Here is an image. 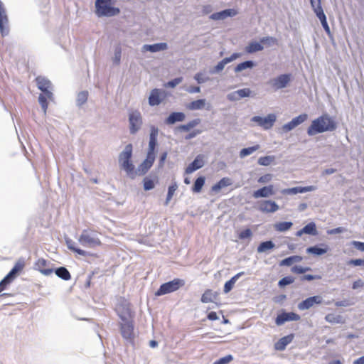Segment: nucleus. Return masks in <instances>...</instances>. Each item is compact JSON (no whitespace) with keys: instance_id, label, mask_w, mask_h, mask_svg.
Segmentation results:
<instances>
[{"instance_id":"3c124183","label":"nucleus","mask_w":364,"mask_h":364,"mask_svg":"<svg viewBox=\"0 0 364 364\" xmlns=\"http://www.w3.org/2000/svg\"><path fill=\"white\" fill-rule=\"evenodd\" d=\"M154 182L148 177L144 178V188L145 191H149L154 188Z\"/></svg>"},{"instance_id":"f3484780","label":"nucleus","mask_w":364,"mask_h":364,"mask_svg":"<svg viewBox=\"0 0 364 364\" xmlns=\"http://www.w3.org/2000/svg\"><path fill=\"white\" fill-rule=\"evenodd\" d=\"M258 209L263 213H274L279 210V206L274 201L262 200L259 203Z\"/></svg>"},{"instance_id":"20e7f679","label":"nucleus","mask_w":364,"mask_h":364,"mask_svg":"<svg viewBox=\"0 0 364 364\" xmlns=\"http://www.w3.org/2000/svg\"><path fill=\"white\" fill-rule=\"evenodd\" d=\"M184 284L185 282L183 279L178 278L174 279L172 281L162 284L159 289L156 291L155 295L161 296L176 291L181 287H183Z\"/></svg>"},{"instance_id":"a19ab883","label":"nucleus","mask_w":364,"mask_h":364,"mask_svg":"<svg viewBox=\"0 0 364 364\" xmlns=\"http://www.w3.org/2000/svg\"><path fill=\"white\" fill-rule=\"evenodd\" d=\"M260 146L259 144L247 148H244L240 151V156L241 158L245 157L248 155L252 154L254 151L258 150Z\"/></svg>"},{"instance_id":"4be33fe9","label":"nucleus","mask_w":364,"mask_h":364,"mask_svg":"<svg viewBox=\"0 0 364 364\" xmlns=\"http://www.w3.org/2000/svg\"><path fill=\"white\" fill-rule=\"evenodd\" d=\"M316 186H309L305 187H294L291 188L284 189L282 193L283 194H297V193H303L306 192L313 191L316 190Z\"/></svg>"},{"instance_id":"5701e85b","label":"nucleus","mask_w":364,"mask_h":364,"mask_svg":"<svg viewBox=\"0 0 364 364\" xmlns=\"http://www.w3.org/2000/svg\"><path fill=\"white\" fill-rule=\"evenodd\" d=\"M0 31L2 34L8 33V18L4 9L3 4L0 1Z\"/></svg>"},{"instance_id":"ddd939ff","label":"nucleus","mask_w":364,"mask_h":364,"mask_svg":"<svg viewBox=\"0 0 364 364\" xmlns=\"http://www.w3.org/2000/svg\"><path fill=\"white\" fill-rule=\"evenodd\" d=\"M300 320V316L296 313L294 312H289V313H282L279 314L276 319L275 323L277 326L282 325L286 321H299Z\"/></svg>"},{"instance_id":"4468645a","label":"nucleus","mask_w":364,"mask_h":364,"mask_svg":"<svg viewBox=\"0 0 364 364\" xmlns=\"http://www.w3.org/2000/svg\"><path fill=\"white\" fill-rule=\"evenodd\" d=\"M322 298L320 296H314L306 299L298 304L300 310H306L312 307L314 304H321Z\"/></svg>"},{"instance_id":"39448f33","label":"nucleus","mask_w":364,"mask_h":364,"mask_svg":"<svg viewBox=\"0 0 364 364\" xmlns=\"http://www.w3.org/2000/svg\"><path fill=\"white\" fill-rule=\"evenodd\" d=\"M93 232L92 230L90 232L87 230H84L78 239L79 242L83 246L90 247L101 246V240Z\"/></svg>"},{"instance_id":"2f4dec72","label":"nucleus","mask_w":364,"mask_h":364,"mask_svg":"<svg viewBox=\"0 0 364 364\" xmlns=\"http://www.w3.org/2000/svg\"><path fill=\"white\" fill-rule=\"evenodd\" d=\"M320 245L323 247L322 248L318 246L309 247L306 249V252L315 255H321L326 253L328 251L329 248L328 245L325 244H321Z\"/></svg>"},{"instance_id":"09e8293b","label":"nucleus","mask_w":364,"mask_h":364,"mask_svg":"<svg viewBox=\"0 0 364 364\" xmlns=\"http://www.w3.org/2000/svg\"><path fill=\"white\" fill-rule=\"evenodd\" d=\"M260 42H261L262 45L265 44L267 46H272V45L277 44V38H275L274 37H270V36L264 37V38H261Z\"/></svg>"},{"instance_id":"6e6552de","label":"nucleus","mask_w":364,"mask_h":364,"mask_svg":"<svg viewBox=\"0 0 364 364\" xmlns=\"http://www.w3.org/2000/svg\"><path fill=\"white\" fill-rule=\"evenodd\" d=\"M251 121L257 123L264 129H269L273 127L276 122V115L274 114H269L265 117L255 116L251 119Z\"/></svg>"},{"instance_id":"58836bf2","label":"nucleus","mask_w":364,"mask_h":364,"mask_svg":"<svg viewBox=\"0 0 364 364\" xmlns=\"http://www.w3.org/2000/svg\"><path fill=\"white\" fill-rule=\"evenodd\" d=\"M200 123V119H193V120L190 121L186 124L181 125L179 127V129L181 131H183V132H188L192 128L195 127L196 126H197Z\"/></svg>"},{"instance_id":"7ed1b4c3","label":"nucleus","mask_w":364,"mask_h":364,"mask_svg":"<svg viewBox=\"0 0 364 364\" xmlns=\"http://www.w3.org/2000/svg\"><path fill=\"white\" fill-rule=\"evenodd\" d=\"M132 145L129 144L125 146L124 150L119 154V162L121 168L126 171L127 175L133 178L135 175V168L132 161Z\"/></svg>"},{"instance_id":"c9c22d12","label":"nucleus","mask_w":364,"mask_h":364,"mask_svg":"<svg viewBox=\"0 0 364 364\" xmlns=\"http://www.w3.org/2000/svg\"><path fill=\"white\" fill-rule=\"evenodd\" d=\"M55 274L58 277H60L65 281H68V280L70 279V278H71V275H70L69 271L65 267H63L58 268L55 270Z\"/></svg>"},{"instance_id":"72a5a7b5","label":"nucleus","mask_w":364,"mask_h":364,"mask_svg":"<svg viewBox=\"0 0 364 364\" xmlns=\"http://www.w3.org/2000/svg\"><path fill=\"white\" fill-rule=\"evenodd\" d=\"M264 48L261 42L252 41L249 43L247 46L245 47V51L247 53H253L257 51L262 50Z\"/></svg>"},{"instance_id":"4c0bfd02","label":"nucleus","mask_w":364,"mask_h":364,"mask_svg":"<svg viewBox=\"0 0 364 364\" xmlns=\"http://www.w3.org/2000/svg\"><path fill=\"white\" fill-rule=\"evenodd\" d=\"M293 225L291 222H279L274 224L275 230L278 232H285L289 230Z\"/></svg>"},{"instance_id":"9d476101","label":"nucleus","mask_w":364,"mask_h":364,"mask_svg":"<svg viewBox=\"0 0 364 364\" xmlns=\"http://www.w3.org/2000/svg\"><path fill=\"white\" fill-rule=\"evenodd\" d=\"M35 80L36 82L38 88L43 93H45L49 100H52L53 93L50 90V88L51 87V82L50 80L42 76L36 77Z\"/></svg>"},{"instance_id":"a878e982","label":"nucleus","mask_w":364,"mask_h":364,"mask_svg":"<svg viewBox=\"0 0 364 364\" xmlns=\"http://www.w3.org/2000/svg\"><path fill=\"white\" fill-rule=\"evenodd\" d=\"M154 160L155 156L147 154L146 159L140 164L139 167V171L141 172V174H144L148 171V170L152 166Z\"/></svg>"},{"instance_id":"412c9836","label":"nucleus","mask_w":364,"mask_h":364,"mask_svg":"<svg viewBox=\"0 0 364 364\" xmlns=\"http://www.w3.org/2000/svg\"><path fill=\"white\" fill-rule=\"evenodd\" d=\"M294 338V335L293 333L281 338L277 342L274 343V349L279 351L284 350L287 346L292 342Z\"/></svg>"},{"instance_id":"423d86ee","label":"nucleus","mask_w":364,"mask_h":364,"mask_svg":"<svg viewBox=\"0 0 364 364\" xmlns=\"http://www.w3.org/2000/svg\"><path fill=\"white\" fill-rule=\"evenodd\" d=\"M130 306V304L127 301H122L117 304L116 311L122 321L133 319L134 314Z\"/></svg>"},{"instance_id":"79ce46f5","label":"nucleus","mask_w":364,"mask_h":364,"mask_svg":"<svg viewBox=\"0 0 364 364\" xmlns=\"http://www.w3.org/2000/svg\"><path fill=\"white\" fill-rule=\"evenodd\" d=\"M67 245H68V247L69 250L73 251L74 252L77 253L80 255H82V256L87 255V252L86 251L81 250L78 247H76L75 246V242H73L72 240L67 241Z\"/></svg>"},{"instance_id":"0eeeda50","label":"nucleus","mask_w":364,"mask_h":364,"mask_svg":"<svg viewBox=\"0 0 364 364\" xmlns=\"http://www.w3.org/2000/svg\"><path fill=\"white\" fill-rule=\"evenodd\" d=\"M129 122L131 134H136L142 124L141 113L137 110L131 112L129 114Z\"/></svg>"},{"instance_id":"de8ad7c7","label":"nucleus","mask_w":364,"mask_h":364,"mask_svg":"<svg viewBox=\"0 0 364 364\" xmlns=\"http://www.w3.org/2000/svg\"><path fill=\"white\" fill-rule=\"evenodd\" d=\"M310 270H311V268L309 267H302V266H298V265L294 266L291 269V271L292 273L297 274H304Z\"/></svg>"},{"instance_id":"a211bd4d","label":"nucleus","mask_w":364,"mask_h":364,"mask_svg":"<svg viewBox=\"0 0 364 364\" xmlns=\"http://www.w3.org/2000/svg\"><path fill=\"white\" fill-rule=\"evenodd\" d=\"M36 269L44 275H50L53 273V269L50 268L46 259L39 258L35 263Z\"/></svg>"},{"instance_id":"37998d69","label":"nucleus","mask_w":364,"mask_h":364,"mask_svg":"<svg viewBox=\"0 0 364 364\" xmlns=\"http://www.w3.org/2000/svg\"><path fill=\"white\" fill-rule=\"evenodd\" d=\"M255 65L254 63L250 60L245 61L241 63H239L235 68V71L236 73L240 72L247 68H252Z\"/></svg>"},{"instance_id":"c85d7f7f","label":"nucleus","mask_w":364,"mask_h":364,"mask_svg":"<svg viewBox=\"0 0 364 364\" xmlns=\"http://www.w3.org/2000/svg\"><path fill=\"white\" fill-rule=\"evenodd\" d=\"M168 48L166 43H156L153 45H144L142 48L144 52L150 51L152 53L164 50Z\"/></svg>"},{"instance_id":"bb28decb","label":"nucleus","mask_w":364,"mask_h":364,"mask_svg":"<svg viewBox=\"0 0 364 364\" xmlns=\"http://www.w3.org/2000/svg\"><path fill=\"white\" fill-rule=\"evenodd\" d=\"M232 179L228 177L222 178L218 183L211 187V191L215 193H218L223 188L232 185Z\"/></svg>"},{"instance_id":"774afa93","label":"nucleus","mask_w":364,"mask_h":364,"mask_svg":"<svg viewBox=\"0 0 364 364\" xmlns=\"http://www.w3.org/2000/svg\"><path fill=\"white\" fill-rule=\"evenodd\" d=\"M121 59V48H118L115 50V56H114V63L116 64H119Z\"/></svg>"},{"instance_id":"6e6d98bb","label":"nucleus","mask_w":364,"mask_h":364,"mask_svg":"<svg viewBox=\"0 0 364 364\" xmlns=\"http://www.w3.org/2000/svg\"><path fill=\"white\" fill-rule=\"evenodd\" d=\"M221 14H223V19L226 18L228 16H235L237 11L235 9H225L221 11Z\"/></svg>"},{"instance_id":"1a4fd4ad","label":"nucleus","mask_w":364,"mask_h":364,"mask_svg":"<svg viewBox=\"0 0 364 364\" xmlns=\"http://www.w3.org/2000/svg\"><path fill=\"white\" fill-rule=\"evenodd\" d=\"M134 320L123 321L120 323V331L122 337L132 341L134 338Z\"/></svg>"},{"instance_id":"052dcab7","label":"nucleus","mask_w":364,"mask_h":364,"mask_svg":"<svg viewBox=\"0 0 364 364\" xmlns=\"http://www.w3.org/2000/svg\"><path fill=\"white\" fill-rule=\"evenodd\" d=\"M321 277L320 275H311V274H305L301 277V281H311L314 279H320Z\"/></svg>"},{"instance_id":"c756f323","label":"nucleus","mask_w":364,"mask_h":364,"mask_svg":"<svg viewBox=\"0 0 364 364\" xmlns=\"http://www.w3.org/2000/svg\"><path fill=\"white\" fill-rule=\"evenodd\" d=\"M186 118V115L183 112H172L166 119L167 124H173L177 122H183Z\"/></svg>"},{"instance_id":"e433bc0d","label":"nucleus","mask_w":364,"mask_h":364,"mask_svg":"<svg viewBox=\"0 0 364 364\" xmlns=\"http://www.w3.org/2000/svg\"><path fill=\"white\" fill-rule=\"evenodd\" d=\"M205 184V178L203 176H200L196 178L194 182V184L192 187V191L193 193H200L203 188V186Z\"/></svg>"},{"instance_id":"a18cd8bd","label":"nucleus","mask_w":364,"mask_h":364,"mask_svg":"<svg viewBox=\"0 0 364 364\" xmlns=\"http://www.w3.org/2000/svg\"><path fill=\"white\" fill-rule=\"evenodd\" d=\"M48 99H49V98L45 95V93L43 92L42 94L39 95L38 101H39V103H40L42 109L44 111V113H46V111L48 109V103L47 101Z\"/></svg>"},{"instance_id":"7c9ffc66","label":"nucleus","mask_w":364,"mask_h":364,"mask_svg":"<svg viewBox=\"0 0 364 364\" xmlns=\"http://www.w3.org/2000/svg\"><path fill=\"white\" fill-rule=\"evenodd\" d=\"M218 294L211 289H206L201 296L200 301L203 303L213 302L218 297Z\"/></svg>"},{"instance_id":"c03bdc74","label":"nucleus","mask_w":364,"mask_h":364,"mask_svg":"<svg viewBox=\"0 0 364 364\" xmlns=\"http://www.w3.org/2000/svg\"><path fill=\"white\" fill-rule=\"evenodd\" d=\"M275 160L274 156H262L258 159V164L261 166H269Z\"/></svg>"},{"instance_id":"4d7b16f0","label":"nucleus","mask_w":364,"mask_h":364,"mask_svg":"<svg viewBox=\"0 0 364 364\" xmlns=\"http://www.w3.org/2000/svg\"><path fill=\"white\" fill-rule=\"evenodd\" d=\"M221 14H223V19L226 18L228 16H235L237 11L235 9H225L221 11Z\"/></svg>"},{"instance_id":"2eb2a0df","label":"nucleus","mask_w":364,"mask_h":364,"mask_svg":"<svg viewBox=\"0 0 364 364\" xmlns=\"http://www.w3.org/2000/svg\"><path fill=\"white\" fill-rule=\"evenodd\" d=\"M307 114H302L299 115L298 117L294 118L291 121L288 122L287 124H285L282 127L283 131L287 132L299 125L300 124L303 123L304 121L307 119Z\"/></svg>"},{"instance_id":"603ef678","label":"nucleus","mask_w":364,"mask_h":364,"mask_svg":"<svg viewBox=\"0 0 364 364\" xmlns=\"http://www.w3.org/2000/svg\"><path fill=\"white\" fill-rule=\"evenodd\" d=\"M294 279L292 277L288 276L282 278L279 282V287H284L286 285L291 284L294 282Z\"/></svg>"},{"instance_id":"864d4df0","label":"nucleus","mask_w":364,"mask_h":364,"mask_svg":"<svg viewBox=\"0 0 364 364\" xmlns=\"http://www.w3.org/2000/svg\"><path fill=\"white\" fill-rule=\"evenodd\" d=\"M240 100L243 97H250L251 95V90L249 88H243L237 90Z\"/></svg>"},{"instance_id":"f8f14e48","label":"nucleus","mask_w":364,"mask_h":364,"mask_svg":"<svg viewBox=\"0 0 364 364\" xmlns=\"http://www.w3.org/2000/svg\"><path fill=\"white\" fill-rule=\"evenodd\" d=\"M166 96L164 91L155 88L151 92L149 103L151 106L159 105L165 99Z\"/></svg>"},{"instance_id":"cd10ccee","label":"nucleus","mask_w":364,"mask_h":364,"mask_svg":"<svg viewBox=\"0 0 364 364\" xmlns=\"http://www.w3.org/2000/svg\"><path fill=\"white\" fill-rule=\"evenodd\" d=\"M240 56V53H235L232 54L230 57L223 58L221 61H220L217 65L215 67V72H220L224 69V67L226 64L233 61Z\"/></svg>"},{"instance_id":"b1692460","label":"nucleus","mask_w":364,"mask_h":364,"mask_svg":"<svg viewBox=\"0 0 364 364\" xmlns=\"http://www.w3.org/2000/svg\"><path fill=\"white\" fill-rule=\"evenodd\" d=\"M314 13L316 14V16L319 18L321 21V25L323 28H324L325 31L329 34L330 33V28L328 24L326 16L323 12L322 6H319L318 8L313 9Z\"/></svg>"},{"instance_id":"680f3d73","label":"nucleus","mask_w":364,"mask_h":364,"mask_svg":"<svg viewBox=\"0 0 364 364\" xmlns=\"http://www.w3.org/2000/svg\"><path fill=\"white\" fill-rule=\"evenodd\" d=\"M348 265L360 266L364 265V259H350L348 262Z\"/></svg>"},{"instance_id":"aec40b11","label":"nucleus","mask_w":364,"mask_h":364,"mask_svg":"<svg viewBox=\"0 0 364 364\" xmlns=\"http://www.w3.org/2000/svg\"><path fill=\"white\" fill-rule=\"evenodd\" d=\"M204 165L203 156L198 155L196 157L194 161L191 163L185 170L186 174H190L193 171L200 168Z\"/></svg>"},{"instance_id":"bf43d9fd","label":"nucleus","mask_w":364,"mask_h":364,"mask_svg":"<svg viewBox=\"0 0 364 364\" xmlns=\"http://www.w3.org/2000/svg\"><path fill=\"white\" fill-rule=\"evenodd\" d=\"M272 174L267 173V174H264V175L262 176L261 177H259L258 178L257 181L259 183H265L269 182L272 180Z\"/></svg>"},{"instance_id":"f257e3e1","label":"nucleus","mask_w":364,"mask_h":364,"mask_svg":"<svg viewBox=\"0 0 364 364\" xmlns=\"http://www.w3.org/2000/svg\"><path fill=\"white\" fill-rule=\"evenodd\" d=\"M337 128L335 120L327 114H323L312 121L308 127L307 134L314 136L325 132H333Z\"/></svg>"},{"instance_id":"393cba45","label":"nucleus","mask_w":364,"mask_h":364,"mask_svg":"<svg viewBox=\"0 0 364 364\" xmlns=\"http://www.w3.org/2000/svg\"><path fill=\"white\" fill-rule=\"evenodd\" d=\"M303 234H308L311 235H316L318 234L316 224L313 222L309 223L303 228L298 230L296 233L297 237H301Z\"/></svg>"},{"instance_id":"9b49d317","label":"nucleus","mask_w":364,"mask_h":364,"mask_svg":"<svg viewBox=\"0 0 364 364\" xmlns=\"http://www.w3.org/2000/svg\"><path fill=\"white\" fill-rule=\"evenodd\" d=\"M291 74H283L279 75L274 79H272L269 82L272 84L274 89L279 90L287 87L291 81Z\"/></svg>"},{"instance_id":"f03ea898","label":"nucleus","mask_w":364,"mask_h":364,"mask_svg":"<svg viewBox=\"0 0 364 364\" xmlns=\"http://www.w3.org/2000/svg\"><path fill=\"white\" fill-rule=\"evenodd\" d=\"M114 0H96L95 14L98 17H112L118 15L120 9L114 6Z\"/></svg>"},{"instance_id":"e2e57ef3","label":"nucleus","mask_w":364,"mask_h":364,"mask_svg":"<svg viewBox=\"0 0 364 364\" xmlns=\"http://www.w3.org/2000/svg\"><path fill=\"white\" fill-rule=\"evenodd\" d=\"M182 77H177V78H175L173 79V80H171L169 82H168L166 86L168 87H174L175 86H176L178 84H179L180 82H182Z\"/></svg>"},{"instance_id":"13d9d810","label":"nucleus","mask_w":364,"mask_h":364,"mask_svg":"<svg viewBox=\"0 0 364 364\" xmlns=\"http://www.w3.org/2000/svg\"><path fill=\"white\" fill-rule=\"evenodd\" d=\"M232 360V356L231 355H226L220 358L219 360L215 361L213 364H228Z\"/></svg>"},{"instance_id":"5fc2aeb1","label":"nucleus","mask_w":364,"mask_h":364,"mask_svg":"<svg viewBox=\"0 0 364 364\" xmlns=\"http://www.w3.org/2000/svg\"><path fill=\"white\" fill-rule=\"evenodd\" d=\"M252 231L250 229L247 228L239 233V238L241 240L250 238L252 236Z\"/></svg>"},{"instance_id":"49530a36","label":"nucleus","mask_w":364,"mask_h":364,"mask_svg":"<svg viewBox=\"0 0 364 364\" xmlns=\"http://www.w3.org/2000/svg\"><path fill=\"white\" fill-rule=\"evenodd\" d=\"M178 186L176 183H173L168 187L167 197L166 200V205H167L171 200L175 191L177 190Z\"/></svg>"},{"instance_id":"338daca9","label":"nucleus","mask_w":364,"mask_h":364,"mask_svg":"<svg viewBox=\"0 0 364 364\" xmlns=\"http://www.w3.org/2000/svg\"><path fill=\"white\" fill-rule=\"evenodd\" d=\"M228 99L230 101H236V100H240V97H239V95H237V92L235 91V92H231L230 94L228 95Z\"/></svg>"},{"instance_id":"6ab92c4d","label":"nucleus","mask_w":364,"mask_h":364,"mask_svg":"<svg viewBox=\"0 0 364 364\" xmlns=\"http://www.w3.org/2000/svg\"><path fill=\"white\" fill-rule=\"evenodd\" d=\"M274 194V186L272 185H269L267 186H264V187L254 191L252 196L255 198H267V197H269Z\"/></svg>"},{"instance_id":"8fccbe9b","label":"nucleus","mask_w":364,"mask_h":364,"mask_svg":"<svg viewBox=\"0 0 364 364\" xmlns=\"http://www.w3.org/2000/svg\"><path fill=\"white\" fill-rule=\"evenodd\" d=\"M325 319L329 323H341V317L340 316H335L333 314H328L326 316Z\"/></svg>"},{"instance_id":"0e129e2a","label":"nucleus","mask_w":364,"mask_h":364,"mask_svg":"<svg viewBox=\"0 0 364 364\" xmlns=\"http://www.w3.org/2000/svg\"><path fill=\"white\" fill-rule=\"evenodd\" d=\"M294 263L293 259L291 257L285 258L280 262V266H291Z\"/></svg>"},{"instance_id":"473e14b6","label":"nucleus","mask_w":364,"mask_h":364,"mask_svg":"<svg viewBox=\"0 0 364 364\" xmlns=\"http://www.w3.org/2000/svg\"><path fill=\"white\" fill-rule=\"evenodd\" d=\"M205 105V100L200 99L193 101L186 105V108L189 110L202 109Z\"/></svg>"},{"instance_id":"f704fd0d","label":"nucleus","mask_w":364,"mask_h":364,"mask_svg":"<svg viewBox=\"0 0 364 364\" xmlns=\"http://www.w3.org/2000/svg\"><path fill=\"white\" fill-rule=\"evenodd\" d=\"M244 274V272H239L233 276L229 281L226 282L224 285V292L228 293L233 287L236 281Z\"/></svg>"},{"instance_id":"ea45409f","label":"nucleus","mask_w":364,"mask_h":364,"mask_svg":"<svg viewBox=\"0 0 364 364\" xmlns=\"http://www.w3.org/2000/svg\"><path fill=\"white\" fill-rule=\"evenodd\" d=\"M274 246H275L274 244L272 241L262 242L257 247V252H263L267 250L273 249L274 247Z\"/></svg>"},{"instance_id":"69168bd1","label":"nucleus","mask_w":364,"mask_h":364,"mask_svg":"<svg viewBox=\"0 0 364 364\" xmlns=\"http://www.w3.org/2000/svg\"><path fill=\"white\" fill-rule=\"evenodd\" d=\"M351 244L355 248L362 252H364V242L359 241H353Z\"/></svg>"},{"instance_id":"dca6fc26","label":"nucleus","mask_w":364,"mask_h":364,"mask_svg":"<svg viewBox=\"0 0 364 364\" xmlns=\"http://www.w3.org/2000/svg\"><path fill=\"white\" fill-rule=\"evenodd\" d=\"M158 134H159L158 128L152 126L151 127V132H150V137H149V149H148V152H147L148 154L155 156L154 151H155V147L157 144Z\"/></svg>"}]
</instances>
